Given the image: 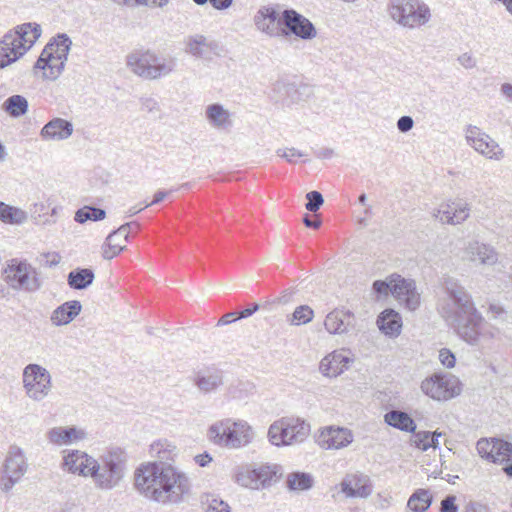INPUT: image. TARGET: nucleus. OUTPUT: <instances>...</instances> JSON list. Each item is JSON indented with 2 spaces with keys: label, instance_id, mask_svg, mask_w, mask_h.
Segmentation results:
<instances>
[{
  "label": "nucleus",
  "instance_id": "nucleus-26",
  "mask_svg": "<svg viewBox=\"0 0 512 512\" xmlns=\"http://www.w3.org/2000/svg\"><path fill=\"white\" fill-rule=\"evenodd\" d=\"M351 361L343 351H333L321 360L319 370L325 377L334 378L348 369Z\"/></svg>",
  "mask_w": 512,
  "mask_h": 512
},
{
  "label": "nucleus",
  "instance_id": "nucleus-56",
  "mask_svg": "<svg viewBox=\"0 0 512 512\" xmlns=\"http://www.w3.org/2000/svg\"><path fill=\"white\" fill-rule=\"evenodd\" d=\"M457 61L465 69H473L476 67V59L471 53L465 52L458 56Z\"/></svg>",
  "mask_w": 512,
  "mask_h": 512
},
{
  "label": "nucleus",
  "instance_id": "nucleus-30",
  "mask_svg": "<svg viewBox=\"0 0 512 512\" xmlns=\"http://www.w3.org/2000/svg\"><path fill=\"white\" fill-rule=\"evenodd\" d=\"M85 436L86 433L76 427H54L47 432L48 440L56 445H67Z\"/></svg>",
  "mask_w": 512,
  "mask_h": 512
},
{
  "label": "nucleus",
  "instance_id": "nucleus-40",
  "mask_svg": "<svg viewBox=\"0 0 512 512\" xmlns=\"http://www.w3.org/2000/svg\"><path fill=\"white\" fill-rule=\"evenodd\" d=\"M71 44L72 42L66 34H59L53 42L47 45H52L50 51L53 52V57L66 62Z\"/></svg>",
  "mask_w": 512,
  "mask_h": 512
},
{
  "label": "nucleus",
  "instance_id": "nucleus-18",
  "mask_svg": "<svg viewBox=\"0 0 512 512\" xmlns=\"http://www.w3.org/2000/svg\"><path fill=\"white\" fill-rule=\"evenodd\" d=\"M353 440L352 432L342 427H326L320 431L316 442L323 449H341Z\"/></svg>",
  "mask_w": 512,
  "mask_h": 512
},
{
  "label": "nucleus",
  "instance_id": "nucleus-31",
  "mask_svg": "<svg viewBox=\"0 0 512 512\" xmlns=\"http://www.w3.org/2000/svg\"><path fill=\"white\" fill-rule=\"evenodd\" d=\"M377 325L384 334L398 336L401 332L402 320L396 311L386 309L379 315Z\"/></svg>",
  "mask_w": 512,
  "mask_h": 512
},
{
  "label": "nucleus",
  "instance_id": "nucleus-63",
  "mask_svg": "<svg viewBox=\"0 0 512 512\" xmlns=\"http://www.w3.org/2000/svg\"><path fill=\"white\" fill-rule=\"evenodd\" d=\"M171 192H172V190L156 192L155 195H154L153 201L151 203L145 204L144 208H147L150 205L157 204V203L161 202Z\"/></svg>",
  "mask_w": 512,
  "mask_h": 512
},
{
  "label": "nucleus",
  "instance_id": "nucleus-50",
  "mask_svg": "<svg viewBox=\"0 0 512 512\" xmlns=\"http://www.w3.org/2000/svg\"><path fill=\"white\" fill-rule=\"evenodd\" d=\"M413 442L417 448L422 451H427L430 448L429 438L431 437V432L429 431H419L413 432Z\"/></svg>",
  "mask_w": 512,
  "mask_h": 512
},
{
  "label": "nucleus",
  "instance_id": "nucleus-61",
  "mask_svg": "<svg viewBox=\"0 0 512 512\" xmlns=\"http://www.w3.org/2000/svg\"><path fill=\"white\" fill-rule=\"evenodd\" d=\"M303 223L308 228L318 229L321 226V220L318 218L312 219L308 214L303 218Z\"/></svg>",
  "mask_w": 512,
  "mask_h": 512
},
{
  "label": "nucleus",
  "instance_id": "nucleus-24",
  "mask_svg": "<svg viewBox=\"0 0 512 512\" xmlns=\"http://www.w3.org/2000/svg\"><path fill=\"white\" fill-rule=\"evenodd\" d=\"M74 131L72 122L55 117L47 122L40 131V137L45 141H63L68 139Z\"/></svg>",
  "mask_w": 512,
  "mask_h": 512
},
{
  "label": "nucleus",
  "instance_id": "nucleus-17",
  "mask_svg": "<svg viewBox=\"0 0 512 512\" xmlns=\"http://www.w3.org/2000/svg\"><path fill=\"white\" fill-rule=\"evenodd\" d=\"M273 471L269 466L258 468H240L235 475V481L246 488L259 489L270 483Z\"/></svg>",
  "mask_w": 512,
  "mask_h": 512
},
{
  "label": "nucleus",
  "instance_id": "nucleus-57",
  "mask_svg": "<svg viewBox=\"0 0 512 512\" xmlns=\"http://www.w3.org/2000/svg\"><path fill=\"white\" fill-rule=\"evenodd\" d=\"M392 500H393V498L391 495L378 493L376 496L377 508H379L381 510L388 509L392 504Z\"/></svg>",
  "mask_w": 512,
  "mask_h": 512
},
{
  "label": "nucleus",
  "instance_id": "nucleus-48",
  "mask_svg": "<svg viewBox=\"0 0 512 512\" xmlns=\"http://www.w3.org/2000/svg\"><path fill=\"white\" fill-rule=\"evenodd\" d=\"M494 447H495L494 438H491V439L482 438V439L478 440V442L476 444V449H477L479 455L482 458L489 460V461L492 457V452H493Z\"/></svg>",
  "mask_w": 512,
  "mask_h": 512
},
{
  "label": "nucleus",
  "instance_id": "nucleus-27",
  "mask_svg": "<svg viewBox=\"0 0 512 512\" xmlns=\"http://www.w3.org/2000/svg\"><path fill=\"white\" fill-rule=\"evenodd\" d=\"M205 118L209 125L217 130L227 131L233 126L232 113L220 103L206 107Z\"/></svg>",
  "mask_w": 512,
  "mask_h": 512
},
{
  "label": "nucleus",
  "instance_id": "nucleus-13",
  "mask_svg": "<svg viewBox=\"0 0 512 512\" xmlns=\"http://www.w3.org/2000/svg\"><path fill=\"white\" fill-rule=\"evenodd\" d=\"M23 388L26 395L34 400L41 401L52 388V377L49 371L39 364H28L23 369Z\"/></svg>",
  "mask_w": 512,
  "mask_h": 512
},
{
  "label": "nucleus",
  "instance_id": "nucleus-14",
  "mask_svg": "<svg viewBox=\"0 0 512 512\" xmlns=\"http://www.w3.org/2000/svg\"><path fill=\"white\" fill-rule=\"evenodd\" d=\"M465 140L472 149L488 160L501 161L505 157L500 144L475 125L466 126Z\"/></svg>",
  "mask_w": 512,
  "mask_h": 512
},
{
  "label": "nucleus",
  "instance_id": "nucleus-21",
  "mask_svg": "<svg viewBox=\"0 0 512 512\" xmlns=\"http://www.w3.org/2000/svg\"><path fill=\"white\" fill-rule=\"evenodd\" d=\"M464 254L470 262H478L483 266H493L498 261V253L495 248L477 240L467 243Z\"/></svg>",
  "mask_w": 512,
  "mask_h": 512
},
{
  "label": "nucleus",
  "instance_id": "nucleus-42",
  "mask_svg": "<svg viewBox=\"0 0 512 512\" xmlns=\"http://www.w3.org/2000/svg\"><path fill=\"white\" fill-rule=\"evenodd\" d=\"M105 217V210L92 206H84L76 211L74 219L76 222L83 224L88 220L100 221Z\"/></svg>",
  "mask_w": 512,
  "mask_h": 512
},
{
  "label": "nucleus",
  "instance_id": "nucleus-59",
  "mask_svg": "<svg viewBox=\"0 0 512 512\" xmlns=\"http://www.w3.org/2000/svg\"><path fill=\"white\" fill-rule=\"evenodd\" d=\"M233 3V0H210V4L214 9L225 10L228 9Z\"/></svg>",
  "mask_w": 512,
  "mask_h": 512
},
{
  "label": "nucleus",
  "instance_id": "nucleus-51",
  "mask_svg": "<svg viewBox=\"0 0 512 512\" xmlns=\"http://www.w3.org/2000/svg\"><path fill=\"white\" fill-rule=\"evenodd\" d=\"M207 512H231V508L222 499L213 497L208 501Z\"/></svg>",
  "mask_w": 512,
  "mask_h": 512
},
{
  "label": "nucleus",
  "instance_id": "nucleus-55",
  "mask_svg": "<svg viewBox=\"0 0 512 512\" xmlns=\"http://www.w3.org/2000/svg\"><path fill=\"white\" fill-rule=\"evenodd\" d=\"M397 129L401 132V133H407L409 132L410 130H412L413 126H414V120L411 116H401L398 120H397Z\"/></svg>",
  "mask_w": 512,
  "mask_h": 512
},
{
  "label": "nucleus",
  "instance_id": "nucleus-28",
  "mask_svg": "<svg viewBox=\"0 0 512 512\" xmlns=\"http://www.w3.org/2000/svg\"><path fill=\"white\" fill-rule=\"evenodd\" d=\"M278 19L277 11L271 6H262L254 16V24L258 30L269 36L280 35L276 24Z\"/></svg>",
  "mask_w": 512,
  "mask_h": 512
},
{
  "label": "nucleus",
  "instance_id": "nucleus-39",
  "mask_svg": "<svg viewBox=\"0 0 512 512\" xmlns=\"http://www.w3.org/2000/svg\"><path fill=\"white\" fill-rule=\"evenodd\" d=\"M28 101L22 95H12L3 103V109L12 117H20L28 111Z\"/></svg>",
  "mask_w": 512,
  "mask_h": 512
},
{
  "label": "nucleus",
  "instance_id": "nucleus-33",
  "mask_svg": "<svg viewBox=\"0 0 512 512\" xmlns=\"http://www.w3.org/2000/svg\"><path fill=\"white\" fill-rule=\"evenodd\" d=\"M385 422L396 429L404 432H414L416 429L415 421L406 412L400 410H391L384 415Z\"/></svg>",
  "mask_w": 512,
  "mask_h": 512
},
{
  "label": "nucleus",
  "instance_id": "nucleus-3",
  "mask_svg": "<svg viewBox=\"0 0 512 512\" xmlns=\"http://www.w3.org/2000/svg\"><path fill=\"white\" fill-rule=\"evenodd\" d=\"M126 65L132 73L145 80H158L175 70L176 59L159 56L150 49L136 50L127 55Z\"/></svg>",
  "mask_w": 512,
  "mask_h": 512
},
{
  "label": "nucleus",
  "instance_id": "nucleus-54",
  "mask_svg": "<svg viewBox=\"0 0 512 512\" xmlns=\"http://www.w3.org/2000/svg\"><path fill=\"white\" fill-rule=\"evenodd\" d=\"M440 512H458L455 495H448L441 501Z\"/></svg>",
  "mask_w": 512,
  "mask_h": 512
},
{
  "label": "nucleus",
  "instance_id": "nucleus-32",
  "mask_svg": "<svg viewBox=\"0 0 512 512\" xmlns=\"http://www.w3.org/2000/svg\"><path fill=\"white\" fill-rule=\"evenodd\" d=\"M218 44L215 41H209L204 35L196 34L189 36L186 40V52L192 56L201 58L208 51L215 50Z\"/></svg>",
  "mask_w": 512,
  "mask_h": 512
},
{
  "label": "nucleus",
  "instance_id": "nucleus-22",
  "mask_svg": "<svg viewBox=\"0 0 512 512\" xmlns=\"http://www.w3.org/2000/svg\"><path fill=\"white\" fill-rule=\"evenodd\" d=\"M325 329L330 334H344L355 326V316L349 310L335 309L327 314Z\"/></svg>",
  "mask_w": 512,
  "mask_h": 512
},
{
  "label": "nucleus",
  "instance_id": "nucleus-19",
  "mask_svg": "<svg viewBox=\"0 0 512 512\" xmlns=\"http://www.w3.org/2000/svg\"><path fill=\"white\" fill-rule=\"evenodd\" d=\"M469 205L462 200L441 204L433 212V217L441 223L460 224L469 217Z\"/></svg>",
  "mask_w": 512,
  "mask_h": 512
},
{
  "label": "nucleus",
  "instance_id": "nucleus-41",
  "mask_svg": "<svg viewBox=\"0 0 512 512\" xmlns=\"http://www.w3.org/2000/svg\"><path fill=\"white\" fill-rule=\"evenodd\" d=\"M494 445L492 457L490 459L493 463H502L512 460V444L502 439L494 438Z\"/></svg>",
  "mask_w": 512,
  "mask_h": 512
},
{
  "label": "nucleus",
  "instance_id": "nucleus-49",
  "mask_svg": "<svg viewBox=\"0 0 512 512\" xmlns=\"http://www.w3.org/2000/svg\"><path fill=\"white\" fill-rule=\"evenodd\" d=\"M307 203L305 208L310 212H316L323 205L324 199L320 192L310 191L306 194Z\"/></svg>",
  "mask_w": 512,
  "mask_h": 512
},
{
  "label": "nucleus",
  "instance_id": "nucleus-37",
  "mask_svg": "<svg viewBox=\"0 0 512 512\" xmlns=\"http://www.w3.org/2000/svg\"><path fill=\"white\" fill-rule=\"evenodd\" d=\"M314 479L309 473L292 472L286 477L287 488L291 491H306L313 487Z\"/></svg>",
  "mask_w": 512,
  "mask_h": 512
},
{
  "label": "nucleus",
  "instance_id": "nucleus-9",
  "mask_svg": "<svg viewBox=\"0 0 512 512\" xmlns=\"http://www.w3.org/2000/svg\"><path fill=\"white\" fill-rule=\"evenodd\" d=\"M373 290L381 296L391 293L410 311L416 310L420 305V294L416 290L415 281L398 274H392L386 280H376L373 283Z\"/></svg>",
  "mask_w": 512,
  "mask_h": 512
},
{
  "label": "nucleus",
  "instance_id": "nucleus-38",
  "mask_svg": "<svg viewBox=\"0 0 512 512\" xmlns=\"http://www.w3.org/2000/svg\"><path fill=\"white\" fill-rule=\"evenodd\" d=\"M432 503V495L427 489L416 490L408 499L407 507L412 512H425Z\"/></svg>",
  "mask_w": 512,
  "mask_h": 512
},
{
  "label": "nucleus",
  "instance_id": "nucleus-43",
  "mask_svg": "<svg viewBox=\"0 0 512 512\" xmlns=\"http://www.w3.org/2000/svg\"><path fill=\"white\" fill-rule=\"evenodd\" d=\"M314 317L313 309L308 305H300L295 308L291 317L288 319L292 325H304L312 321Z\"/></svg>",
  "mask_w": 512,
  "mask_h": 512
},
{
  "label": "nucleus",
  "instance_id": "nucleus-5",
  "mask_svg": "<svg viewBox=\"0 0 512 512\" xmlns=\"http://www.w3.org/2000/svg\"><path fill=\"white\" fill-rule=\"evenodd\" d=\"M207 437L215 445L237 449L251 443L254 433L246 421L226 418L213 423L208 428Z\"/></svg>",
  "mask_w": 512,
  "mask_h": 512
},
{
  "label": "nucleus",
  "instance_id": "nucleus-44",
  "mask_svg": "<svg viewBox=\"0 0 512 512\" xmlns=\"http://www.w3.org/2000/svg\"><path fill=\"white\" fill-rule=\"evenodd\" d=\"M112 2L130 7L135 8L138 6H146L149 8H163L166 6L170 0H111Z\"/></svg>",
  "mask_w": 512,
  "mask_h": 512
},
{
  "label": "nucleus",
  "instance_id": "nucleus-35",
  "mask_svg": "<svg viewBox=\"0 0 512 512\" xmlns=\"http://www.w3.org/2000/svg\"><path fill=\"white\" fill-rule=\"evenodd\" d=\"M28 219V214L21 208L0 201V221L6 224L21 225Z\"/></svg>",
  "mask_w": 512,
  "mask_h": 512
},
{
  "label": "nucleus",
  "instance_id": "nucleus-64",
  "mask_svg": "<svg viewBox=\"0 0 512 512\" xmlns=\"http://www.w3.org/2000/svg\"><path fill=\"white\" fill-rule=\"evenodd\" d=\"M500 91L509 101H512V84H510V83L502 84Z\"/></svg>",
  "mask_w": 512,
  "mask_h": 512
},
{
  "label": "nucleus",
  "instance_id": "nucleus-6",
  "mask_svg": "<svg viewBox=\"0 0 512 512\" xmlns=\"http://www.w3.org/2000/svg\"><path fill=\"white\" fill-rule=\"evenodd\" d=\"M91 478L97 488L112 490L119 486L126 472V454L120 448H113L102 454L95 463Z\"/></svg>",
  "mask_w": 512,
  "mask_h": 512
},
{
  "label": "nucleus",
  "instance_id": "nucleus-7",
  "mask_svg": "<svg viewBox=\"0 0 512 512\" xmlns=\"http://www.w3.org/2000/svg\"><path fill=\"white\" fill-rule=\"evenodd\" d=\"M311 432L310 424L299 417H282L268 429V439L275 446H291L303 443Z\"/></svg>",
  "mask_w": 512,
  "mask_h": 512
},
{
  "label": "nucleus",
  "instance_id": "nucleus-25",
  "mask_svg": "<svg viewBox=\"0 0 512 512\" xmlns=\"http://www.w3.org/2000/svg\"><path fill=\"white\" fill-rule=\"evenodd\" d=\"M52 45H46L34 64V69L43 70V78L47 80H56L62 73L65 62L52 56L50 50Z\"/></svg>",
  "mask_w": 512,
  "mask_h": 512
},
{
  "label": "nucleus",
  "instance_id": "nucleus-53",
  "mask_svg": "<svg viewBox=\"0 0 512 512\" xmlns=\"http://www.w3.org/2000/svg\"><path fill=\"white\" fill-rule=\"evenodd\" d=\"M439 360L441 364L447 368H453L456 362L454 354L446 348L439 351Z\"/></svg>",
  "mask_w": 512,
  "mask_h": 512
},
{
  "label": "nucleus",
  "instance_id": "nucleus-52",
  "mask_svg": "<svg viewBox=\"0 0 512 512\" xmlns=\"http://www.w3.org/2000/svg\"><path fill=\"white\" fill-rule=\"evenodd\" d=\"M276 153L278 156L285 158L289 163H295V157L304 156V153L296 148L278 149Z\"/></svg>",
  "mask_w": 512,
  "mask_h": 512
},
{
  "label": "nucleus",
  "instance_id": "nucleus-62",
  "mask_svg": "<svg viewBox=\"0 0 512 512\" xmlns=\"http://www.w3.org/2000/svg\"><path fill=\"white\" fill-rule=\"evenodd\" d=\"M258 310H259V305L257 303H254L250 307L239 312L238 318H241V319L247 318V317L253 315Z\"/></svg>",
  "mask_w": 512,
  "mask_h": 512
},
{
  "label": "nucleus",
  "instance_id": "nucleus-10",
  "mask_svg": "<svg viewBox=\"0 0 512 512\" xmlns=\"http://www.w3.org/2000/svg\"><path fill=\"white\" fill-rule=\"evenodd\" d=\"M29 468L24 451L16 446L9 447L8 453L0 471V488L3 492H10L20 483Z\"/></svg>",
  "mask_w": 512,
  "mask_h": 512
},
{
  "label": "nucleus",
  "instance_id": "nucleus-47",
  "mask_svg": "<svg viewBox=\"0 0 512 512\" xmlns=\"http://www.w3.org/2000/svg\"><path fill=\"white\" fill-rule=\"evenodd\" d=\"M84 452L73 450L64 457L63 466L71 473L76 474L79 468L81 456Z\"/></svg>",
  "mask_w": 512,
  "mask_h": 512
},
{
  "label": "nucleus",
  "instance_id": "nucleus-15",
  "mask_svg": "<svg viewBox=\"0 0 512 512\" xmlns=\"http://www.w3.org/2000/svg\"><path fill=\"white\" fill-rule=\"evenodd\" d=\"M192 382L200 394H213L223 386L224 372L214 366L205 367L194 373Z\"/></svg>",
  "mask_w": 512,
  "mask_h": 512
},
{
  "label": "nucleus",
  "instance_id": "nucleus-20",
  "mask_svg": "<svg viewBox=\"0 0 512 512\" xmlns=\"http://www.w3.org/2000/svg\"><path fill=\"white\" fill-rule=\"evenodd\" d=\"M340 486L341 491L349 498H368L373 491L370 478L363 474L347 475Z\"/></svg>",
  "mask_w": 512,
  "mask_h": 512
},
{
  "label": "nucleus",
  "instance_id": "nucleus-11",
  "mask_svg": "<svg viewBox=\"0 0 512 512\" xmlns=\"http://www.w3.org/2000/svg\"><path fill=\"white\" fill-rule=\"evenodd\" d=\"M5 281L14 290L35 292L42 283L37 271L26 261L12 259L4 271Z\"/></svg>",
  "mask_w": 512,
  "mask_h": 512
},
{
  "label": "nucleus",
  "instance_id": "nucleus-34",
  "mask_svg": "<svg viewBox=\"0 0 512 512\" xmlns=\"http://www.w3.org/2000/svg\"><path fill=\"white\" fill-rule=\"evenodd\" d=\"M95 278L94 272L89 268H76L69 272L67 283L70 288L84 290L89 287Z\"/></svg>",
  "mask_w": 512,
  "mask_h": 512
},
{
  "label": "nucleus",
  "instance_id": "nucleus-1",
  "mask_svg": "<svg viewBox=\"0 0 512 512\" xmlns=\"http://www.w3.org/2000/svg\"><path fill=\"white\" fill-rule=\"evenodd\" d=\"M443 287L451 303L439 304V312L456 334L470 345H477L481 338H493L494 333L488 329V323L458 280L448 277Z\"/></svg>",
  "mask_w": 512,
  "mask_h": 512
},
{
  "label": "nucleus",
  "instance_id": "nucleus-2",
  "mask_svg": "<svg viewBox=\"0 0 512 512\" xmlns=\"http://www.w3.org/2000/svg\"><path fill=\"white\" fill-rule=\"evenodd\" d=\"M137 491L158 503H180L190 491V481L185 473L171 464L149 462L134 473Z\"/></svg>",
  "mask_w": 512,
  "mask_h": 512
},
{
  "label": "nucleus",
  "instance_id": "nucleus-12",
  "mask_svg": "<svg viewBox=\"0 0 512 512\" xmlns=\"http://www.w3.org/2000/svg\"><path fill=\"white\" fill-rule=\"evenodd\" d=\"M420 388L426 396L437 401H446L461 393L459 379L448 373H434L421 382Z\"/></svg>",
  "mask_w": 512,
  "mask_h": 512
},
{
  "label": "nucleus",
  "instance_id": "nucleus-16",
  "mask_svg": "<svg viewBox=\"0 0 512 512\" xmlns=\"http://www.w3.org/2000/svg\"><path fill=\"white\" fill-rule=\"evenodd\" d=\"M281 21L292 34L303 40L316 37L317 32L313 23L293 9L284 10Z\"/></svg>",
  "mask_w": 512,
  "mask_h": 512
},
{
  "label": "nucleus",
  "instance_id": "nucleus-36",
  "mask_svg": "<svg viewBox=\"0 0 512 512\" xmlns=\"http://www.w3.org/2000/svg\"><path fill=\"white\" fill-rule=\"evenodd\" d=\"M150 454L160 460L159 464L173 460L177 455V447L167 440H158L151 444Z\"/></svg>",
  "mask_w": 512,
  "mask_h": 512
},
{
  "label": "nucleus",
  "instance_id": "nucleus-58",
  "mask_svg": "<svg viewBox=\"0 0 512 512\" xmlns=\"http://www.w3.org/2000/svg\"><path fill=\"white\" fill-rule=\"evenodd\" d=\"M238 313L236 312H229L224 314L218 321V325H227L230 324L236 320H238Z\"/></svg>",
  "mask_w": 512,
  "mask_h": 512
},
{
  "label": "nucleus",
  "instance_id": "nucleus-8",
  "mask_svg": "<svg viewBox=\"0 0 512 512\" xmlns=\"http://www.w3.org/2000/svg\"><path fill=\"white\" fill-rule=\"evenodd\" d=\"M387 13L397 24L413 29L427 24L431 12L421 0H388Z\"/></svg>",
  "mask_w": 512,
  "mask_h": 512
},
{
  "label": "nucleus",
  "instance_id": "nucleus-45",
  "mask_svg": "<svg viewBox=\"0 0 512 512\" xmlns=\"http://www.w3.org/2000/svg\"><path fill=\"white\" fill-rule=\"evenodd\" d=\"M253 386L251 383L238 381L231 384L227 389V395L232 399H245L252 391Z\"/></svg>",
  "mask_w": 512,
  "mask_h": 512
},
{
  "label": "nucleus",
  "instance_id": "nucleus-29",
  "mask_svg": "<svg viewBox=\"0 0 512 512\" xmlns=\"http://www.w3.org/2000/svg\"><path fill=\"white\" fill-rule=\"evenodd\" d=\"M81 310L80 301H67L53 310L50 321L56 327L68 325L80 314Z\"/></svg>",
  "mask_w": 512,
  "mask_h": 512
},
{
  "label": "nucleus",
  "instance_id": "nucleus-60",
  "mask_svg": "<svg viewBox=\"0 0 512 512\" xmlns=\"http://www.w3.org/2000/svg\"><path fill=\"white\" fill-rule=\"evenodd\" d=\"M142 107L145 110L152 112V111L158 109V103L155 99L148 97V98L142 99Z\"/></svg>",
  "mask_w": 512,
  "mask_h": 512
},
{
  "label": "nucleus",
  "instance_id": "nucleus-23",
  "mask_svg": "<svg viewBox=\"0 0 512 512\" xmlns=\"http://www.w3.org/2000/svg\"><path fill=\"white\" fill-rule=\"evenodd\" d=\"M132 226L138 227V223L129 222L121 225L117 230L111 232L102 247V256L104 259L111 260L125 249V244L118 242V237H123L124 242H127Z\"/></svg>",
  "mask_w": 512,
  "mask_h": 512
},
{
  "label": "nucleus",
  "instance_id": "nucleus-4",
  "mask_svg": "<svg viewBox=\"0 0 512 512\" xmlns=\"http://www.w3.org/2000/svg\"><path fill=\"white\" fill-rule=\"evenodd\" d=\"M41 36V27L36 23H24L14 32L10 31L0 41V68H5L30 49Z\"/></svg>",
  "mask_w": 512,
  "mask_h": 512
},
{
  "label": "nucleus",
  "instance_id": "nucleus-46",
  "mask_svg": "<svg viewBox=\"0 0 512 512\" xmlns=\"http://www.w3.org/2000/svg\"><path fill=\"white\" fill-rule=\"evenodd\" d=\"M97 459H94L92 456H89L87 453H83L80 459L79 468L77 470L78 475L84 477H91L92 471L95 468V463ZM98 468V466H96Z\"/></svg>",
  "mask_w": 512,
  "mask_h": 512
}]
</instances>
